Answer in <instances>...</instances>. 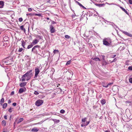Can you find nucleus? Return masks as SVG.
Listing matches in <instances>:
<instances>
[{
    "label": "nucleus",
    "instance_id": "obj_1",
    "mask_svg": "<svg viewBox=\"0 0 132 132\" xmlns=\"http://www.w3.org/2000/svg\"><path fill=\"white\" fill-rule=\"evenodd\" d=\"M32 71V70H31L22 76L21 78V81L23 82L25 81L26 80L27 81L29 80L33 75Z\"/></svg>",
    "mask_w": 132,
    "mask_h": 132
},
{
    "label": "nucleus",
    "instance_id": "obj_2",
    "mask_svg": "<svg viewBox=\"0 0 132 132\" xmlns=\"http://www.w3.org/2000/svg\"><path fill=\"white\" fill-rule=\"evenodd\" d=\"M111 41L110 38H105L103 40V44L106 46H108L111 43Z\"/></svg>",
    "mask_w": 132,
    "mask_h": 132
},
{
    "label": "nucleus",
    "instance_id": "obj_3",
    "mask_svg": "<svg viewBox=\"0 0 132 132\" xmlns=\"http://www.w3.org/2000/svg\"><path fill=\"white\" fill-rule=\"evenodd\" d=\"M40 46L38 45L35 46L32 49V52H33L34 53H37L38 51L39 50Z\"/></svg>",
    "mask_w": 132,
    "mask_h": 132
},
{
    "label": "nucleus",
    "instance_id": "obj_4",
    "mask_svg": "<svg viewBox=\"0 0 132 132\" xmlns=\"http://www.w3.org/2000/svg\"><path fill=\"white\" fill-rule=\"evenodd\" d=\"M43 103V101L42 100H39L35 102V105L37 106H39L42 104Z\"/></svg>",
    "mask_w": 132,
    "mask_h": 132
},
{
    "label": "nucleus",
    "instance_id": "obj_5",
    "mask_svg": "<svg viewBox=\"0 0 132 132\" xmlns=\"http://www.w3.org/2000/svg\"><path fill=\"white\" fill-rule=\"evenodd\" d=\"M40 71V69L38 68H36L35 69V75L34 78H36Z\"/></svg>",
    "mask_w": 132,
    "mask_h": 132
},
{
    "label": "nucleus",
    "instance_id": "obj_6",
    "mask_svg": "<svg viewBox=\"0 0 132 132\" xmlns=\"http://www.w3.org/2000/svg\"><path fill=\"white\" fill-rule=\"evenodd\" d=\"M50 29L51 33H53L55 32V29L52 25L50 26Z\"/></svg>",
    "mask_w": 132,
    "mask_h": 132
},
{
    "label": "nucleus",
    "instance_id": "obj_7",
    "mask_svg": "<svg viewBox=\"0 0 132 132\" xmlns=\"http://www.w3.org/2000/svg\"><path fill=\"white\" fill-rule=\"evenodd\" d=\"M39 130V129L38 128L35 127L32 129L31 130V131L33 132H37Z\"/></svg>",
    "mask_w": 132,
    "mask_h": 132
},
{
    "label": "nucleus",
    "instance_id": "obj_8",
    "mask_svg": "<svg viewBox=\"0 0 132 132\" xmlns=\"http://www.w3.org/2000/svg\"><path fill=\"white\" fill-rule=\"evenodd\" d=\"M39 41L37 40V39L36 38V39L33 40L32 42L31 43H32V44H33L34 45L37 44Z\"/></svg>",
    "mask_w": 132,
    "mask_h": 132
},
{
    "label": "nucleus",
    "instance_id": "obj_9",
    "mask_svg": "<svg viewBox=\"0 0 132 132\" xmlns=\"http://www.w3.org/2000/svg\"><path fill=\"white\" fill-rule=\"evenodd\" d=\"M25 25L24 26L22 25L20 26V28L21 30L23 31L24 32H25L26 29L25 28Z\"/></svg>",
    "mask_w": 132,
    "mask_h": 132
},
{
    "label": "nucleus",
    "instance_id": "obj_10",
    "mask_svg": "<svg viewBox=\"0 0 132 132\" xmlns=\"http://www.w3.org/2000/svg\"><path fill=\"white\" fill-rule=\"evenodd\" d=\"M51 119L52 121H54L55 123H57L60 122V120H57L54 119Z\"/></svg>",
    "mask_w": 132,
    "mask_h": 132
},
{
    "label": "nucleus",
    "instance_id": "obj_11",
    "mask_svg": "<svg viewBox=\"0 0 132 132\" xmlns=\"http://www.w3.org/2000/svg\"><path fill=\"white\" fill-rule=\"evenodd\" d=\"M21 42L22 43V46L23 48H25L24 46L26 45V42L24 41L23 39H22L21 41Z\"/></svg>",
    "mask_w": 132,
    "mask_h": 132
},
{
    "label": "nucleus",
    "instance_id": "obj_12",
    "mask_svg": "<svg viewBox=\"0 0 132 132\" xmlns=\"http://www.w3.org/2000/svg\"><path fill=\"white\" fill-rule=\"evenodd\" d=\"M42 37L41 36L37 35L36 36V38L39 41L40 40L42 39Z\"/></svg>",
    "mask_w": 132,
    "mask_h": 132
},
{
    "label": "nucleus",
    "instance_id": "obj_13",
    "mask_svg": "<svg viewBox=\"0 0 132 132\" xmlns=\"http://www.w3.org/2000/svg\"><path fill=\"white\" fill-rule=\"evenodd\" d=\"M27 83L26 82H23L21 83L20 84V86L21 87H24L26 84Z\"/></svg>",
    "mask_w": 132,
    "mask_h": 132
},
{
    "label": "nucleus",
    "instance_id": "obj_14",
    "mask_svg": "<svg viewBox=\"0 0 132 132\" xmlns=\"http://www.w3.org/2000/svg\"><path fill=\"white\" fill-rule=\"evenodd\" d=\"M4 5V2L2 1H0V8H2Z\"/></svg>",
    "mask_w": 132,
    "mask_h": 132
},
{
    "label": "nucleus",
    "instance_id": "obj_15",
    "mask_svg": "<svg viewBox=\"0 0 132 132\" xmlns=\"http://www.w3.org/2000/svg\"><path fill=\"white\" fill-rule=\"evenodd\" d=\"M75 2L76 3H77L82 8L86 9V8L84 6L82 5L79 2L77 1H75Z\"/></svg>",
    "mask_w": 132,
    "mask_h": 132
},
{
    "label": "nucleus",
    "instance_id": "obj_16",
    "mask_svg": "<svg viewBox=\"0 0 132 132\" xmlns=\"http://www.w3.org/2000/svg\"><path fill=\"white\" fill-rule=\"evenodd\" d=\"M113 84L112 83H110L108 84L106 86L104 84H103L102 85L105 88H107L108 86L111 85Z\"/></svg>",
    "mask_w": 132,
    "mask_h": 132
},
{
    "label": "nucleus",
    "instance_id": "obj_17",
    "mask_svg": "<svg viewBox=\"0 0 132 132\" xmlns=\"http://www.w3.org/2000/svg\"><path fill=\"white\" fill-rule=\"evenodd\" d=\"M80 35L84 38L85 39L87 37V36L85 35V34H80Z\"/></svg>",
    "mask_w": 132,
    "mask_h": 132
},
{
    "label": "nucleus",
    "instance_id": "obj_18",
    "mask_svg": "<svg viewBox=\"0 0 132 132\" xmlns=\"http://www.w3.org/2000/svg\"><path fill=\"white\" fill-rule=\"evenodd\" d=\"M92 59H93V60L95 61H100V59L98 58V57H96L95 58H92Z\"/></svg>",
    "mask_w": 132,
    "mask_h": 132
},
{
    "label": "nucleus",
    "instance_id": "obj_19",
    "mask_svg": "<svg viewBox=\"0 0 132 132\" xmlns=\"http://www.w3.org/2000/svg\"><path fill=\"white\" fill-rule=\"evenodd\" d=\"M101 103L102 105H103L105 104L106 103V101L104 99H103L101 101Z\"/></svg>",
    "mask_w": 132,
    "mask_h": 132
},
{
    "label": "nucleus",
    "instance_id": "obj_20",
    "mask_svg": "<svg viewBox=\"0 0 132 132\" xmlns=\"http://www.w3.org/2000/svg\"><path fill=\"white\" fill-rule=\"evenodd\" d=\"M24 89L23 88H21L19 90V93H21L23 92Z\"/></svg>",
    "mask_w": 132,
    "mask_h": 132
},
{
    "label": "nucleus",
    "instance_id": "obj_21",
    "mask_svg": "<svg viewBox=\"0 0 132 132\" xmlns=\"http://www.w3.org/2000/svg\"><path fill=\"white\" fill-rule=\"evenodd\" d=\"M23 120V118H21L20 119H19L18 120V122L17 123H20Z\"/></svg>",
    "mask_w": 132,
    "mask_h": 132
},
{
    "label": "nucleus",
    "instance_id": "obj_22",
    "mask_svg": "<svg viewBox=\"0 0 132 132\" xmlns=\"http://www.w3.org/2000/svg\"><path fill=\"white\" fill-rule=\"evenodd\" d=\"M33 45H34L33 44H32V43H31L30 45H29L27 47V48L28 49L30 48H31L32 47V46H33Z\"/></svg>",
    "mask_w": 132,
    "mask_h": 132
},
{
    "label": "nucleus",
    "instance_id": "obj_23",
    "mask_svg": "<svg viewBox=\"0 0 132 132\" xmlns=\"http://www.w3.org/2000/svg\"><path fill=\"white\" fill-rule=\"evenodd\" d=\"M87 118H85L82 119L81 120L82 122L84 123L86 121V119Z\"/></svg>",
    "mask_w": 132,
    "mask_h": 132
},
{
    "label": "nucleus",
    "instance_id": "obj_24",
    "mask_svg": "<svg viewBox=\"0 0 132 132\" xmlns=\"http://www.w3.org/2000/svg\"><path fill=\"white\" fill-rule=\"evenodd\" d=\"M120 8L123 11L125 12L127 14H128V12L125 9L121 7H120Z\"/></svg>",
    "mask_w": 132,
    "mask_h": 132
},
{
    "label": "nucleus",
    "instance_id": "obj_25",
    "mask_svg": "<svg viewBox=\"0 0 132 132\" xmlns=\"http://www.w3.org/2000/svg\"><path fill=\"white\" fill-rule=\"evenodd\" d=\"M35 15V14L34 13H29V14H26V15L27 16H32Z\"/></svg>",
    "mask_w": 132,
    "mask_h": 132
},
{
    "label": "nucleus",
    "instance_id": "obj_26",
    "mask_svg": "<svg viewBox=\"0 0 132 132\" xmlns=\"http://www.w3.org/2000/svg\"><path fill=\"white\" fill-rule=\"evenodd\" d=\"M7 106V103H4L3 105V108H5Z\"/></svg>",
    "mask_w": 132,
    "mask_h": 132
},
{
    "label": "nucleus",
    "instance_id": "obj_27",
    "mask_svg": "<svg viewBox=\"0 0 132 132\" xmlns=\"http://www.w3.org/2000/svg\"><path fill=\"white\" fill-rule=\"evenodd\" d=\"M71 62V60H70L69 61H68L67 62V63L66 64V65H68L70 64Z\"/></svg>",
    "mask_w": 132,
    "mask_h": 132
},
{
    "label": "nucleus",
    "instance_id": "obj_28",
    "mask_svg": "<svg viewBox=\"0 0 132 132\" xmlns=\"http://www.w3.org/2000/svg\"><path fill=\"white\" fill-rule=\"evenodd\" d=\"M60 112L61 113L63 114L65 113V111L64 110L62 109L60 110Z\"/></svg>",
    "mask_w": 132,
    "mask_h": 132
},
{
    "label": "nucleus",
    "instance_id": "obj_29",
    "mask_svg": "<svg viewBox=\"0 0 132 132\" xmlns=\"http://www.w3.org/2000/svg\"><path fill=\"white\" fill-rule=\"evenodd\" d=\"M127 35L130 36L131 37H132V35L131 34H125Z\"/></svg>",
    "mask_w": 132,
    "mask_h": 132
},
{
    "label": "nucleus",
    "instance_id": "obj_30",
    "mask_svg": "<svg viewBox=\"0 0 132 132\" xmlns=\"http://www.w3.org/2000/svg\"><path fill=\"white\" fill-rule=\"evenodd\" d=\"M8 61L7 60H4L2 61V62L3 63H6L8 62Z\"/></svg>",
    "mask_w": 132,
    "mask_h": 132
},
{
    "label": "nucleus",
    "instance_id": "obj_31",
    "mask_svg": "<svg viewBox=\"0 0 132 132\" xmlns=\"http://www.w3.org/2000/svg\"><path fill=\"white\" fill-rule=\"evenodd\" d=\"M4 100L3 98H2L0 101V103H3L4 102Z\"/></svg>",
    "mask_w": 132,
    "mask_h": 132
},
{
    "label": "nucleus",
    "instance_id": "obj_32",
    "mask_svg": "<svg viewBox=\"0 0 132 132\" xmlns=\"http://www.w3.org/2000/svg\"><path fill=\"white\" fill-rule=\"evenodd\" d=\"M59 52L58 50H55L53 51V52L54 53H55L56 52Z\"/></svg>",
    "mask_w": 132,
    "mask_h": 132
},
{
    "label": "nucleus",
    "instance_id": "obj_33",
    "mask_svg": "<svg viewBox=\"0 0 132 132\" xmlns=\"http://www.w3.org/2000/svg\"><path fill=\"white\" fill-rule=\"evenodd\" d=\"M23 50V49L22 48H19V49L18 50V52H22Z\"/></svg>",
    "mask_w": 132,
    "mask_h": 132
},
{
    "label": "nucleus",
    "instance_id": "obj_34",
    "mask_svg": "<svg viewBox=\"0 0 132 132\" xmlns=\"http://www.w3.org/2000/svg\"><path fill=\"white\" fill-rule=\"evenodd\" d=\"M2 123L3 124H4L5 126V125L6 124V121L5 120H3L2 121Z\"/></svg>",
    "mask_w": 132,
    "mask_h": 132
},
{
    "label": "nucleus",
    "instance_id": "obj_35",
    "mask_svg": "<svg viewBox=\"0 0 132 132\" xmlns=\"http://www.w3.org/2000/svg\"><path fill=\"white\" fill-rule=\"evenodd\" d=\"M35 15L36 16H41V15L40 14L36 13L35 14Z\"/></svg>",
    "mask_w": 132,
    "mask_h": 132
},
{
    "label": "nucleus",
    "instance_id": "obj_36",
    "mask_svg": "<svg viewBox=\"0 0 132 132\" xmlns=\"http://www.w3.org/2000/svg\"><path fill=\"white\" fill-rule=\"evenodd\" d=\"M65 37L66 38L69 39L70 38V37L68 35H65Z\"/></svg>",
    "mask_w": 132,
    "mask_h": 132
},
{
    "label": "nucleus",
    "instance_id": "obj_37",
    "mask_svg": "<svg viewBox=\"0 0 132 132\" xmlns=\"http://www.w3.org/2000/svg\"><path fill=\"white\" fill-rule=\"evenodd\" d=\"M129 81L130 83H132V78H129Z\"/></svg>",
    "mask_w": 132,
    "mask_h": 132
},
{
    "label": "nucleus",
    "instance_id": "obj_38",
    "mask_svg": "<svg viewBox=\"0 0 132 132\" xmlns=\"http://www.w3.org/2000/svg\"><path fill=\"white\" fill-rule=\"evenodd\" d=\"M34 94L36 95H38L39 94V93L36 91H35Z\"/></svg>",
    "mask_w": 132,
    "mask_h": 132
},
{
    "label": "nucleus",
    "instance_id": "obj_39",
    "mask_svg": "<svg viewBox=\"0 0 132 132\" xmlns=\"http://www.w3.org/2000/svg\"><path fill=\"white\" fill-rule=\"evenodd\" d=\"M19 20L20 22H21L23 21V19L22 18H20L19 19Z\"/></svg>",
    "mask_w": 132,
    "mask_h": 132
},
{
    "label": "nucleus",
    "instance_id": "obj_40",
    "mask_svg": "<svg viewBox=\"0 0 132 132\" xmlns=\"http://www.w3.org/2000/svg\"><path fill=\"white\" fill-rule=\"evenodd\" d=\"M128 69L130 70H132V66H129L128 67Z\"/></svg>",
    "mask_w": 132,
    "mask_h": 132
},
{
    "label": "nucleus",
    "instance_id": "obj_41",
    "mask_svg": "<svg viewBox=\"0 0 132 132\" xmlns=\"http://www.w3.org/2000/svg\"><path fill=\"white\" fill-rule=\"evenodd\" d=\"M12 108H10L9 110V111L10 112H12Z\"/></svg>",
    "mask_w": 132,
    "mask_h": 132
},
{
    "label": "nucleus",
    "instance_id": "obj_42",
    "mask_svg": "<svg viewBox=\"0 0 132 132\" xmlns=\"http://www.w3.org/2000/svg\"><path fill=\"white\" fill-rule=\"evenodd\" d=\"M129 2L130 4H132V0H129Z\"/></svg>",
    "mask_w": 132,
    "mask_h": 132
},
{
    "label": "nucleus",
    "instance_id": "obj_43",
    "mask_svg": "<svg viewBox=\"0 0 132 132\" xmlns=\"http://www.w3.org/2000/svg\"><path fill=\"white\" fill-rule=\"evenodd\" d=\"M16 103H13L12 105L14 106H16Z\"/></svg>",
    "mask_w": 132,
    "mask_h": 132
},
{
    "label": "nucleus",
    "instance_id": "obj_44",
    "mask_svg": "<svg viewBox=\"0 0 132 132\" xmlns=\"http://www.w3.org/2000/svg\"><path fill=\"white\" fill-rule=\"evenodd\" d=\"M116 56V55H112L111 57H112V58H114Z\"/></svg>",
    "mask_w": 132,
    "mask_h": 132
},
{
    "label": "nucleus",
    "instance_id": "obj_45",
    "mask_svg": "<svg viewBox=\"0 0 132 132\" xmlns=\"http://www.w3.org/2000/svg\"><path fill=\"white\" fill-rule=\"evenodd\" d=\"M28 11H32V9L31 8H29L28 9Z\"/></svg>",
    "mask_w": 132,
    "mask_h": 132
},
{
    "label": "nucleus",
    "instance_id": "obj_46",
    "mask_svg": "<svg viewBox=\"0 0 132 132\" xmlns=\"http://www.w3.org/2000/svg\"><path fill=\"white\" fill-rule=\"evenodd\" d=\"M117 60L116 58H114V60L112 61V62H114L116 61Z\"/></svg>",
    "mask_w": 132,
    "mask_h": 132
},
{
    "label": "nucleus",
    "instance_id": "obj_47",
    "mask_svg": "<svg viewBox=\"0 0 132 132\" xmlns=\"http://www.w3.org/2000/svg\"><path fill=\"white\" fill-rule=\"evenodd\" d=\"M89 123V121H86V125H88V124Z\"/></svg>",
    "mask_w": 132,
    "mask_h": 132
},
{
    "label": "nucleus",
    "instance_id": "obj_48",
    "mask_svg": "<svg viewBox=\"0 0 132 132\" xmlns=\"http://www.w3.org/2000/svg\"><path fill=\"white\" fill-rule=\"evenodd\" d=\"M81 126L82 127L85 126L84 125V123H83L81 124Z\"/></svg>",
    "mask_w": 132,
    "mask_h": 132
},
{
    "label": "nucleus",
    "instance_id": "obj_49",
    "mask_svg": "<svg viewBox=\"0 0 132 132\" xmlns=\"http://www.w3.org/2000/svg\"><path fill=\"white\" fill-rule=\"evenodd\" d=\"M11 102V100H9L8 101V103L9 104Z\"/></svg>",
    "mask_w": 132,
    "mask_h": 132
},
{
    "label": "nucleus",
    "instance_id": "obj_50",
    "mask_svg": "<svg viewBox=\"0 0 132 132\" xmlns=\"http://www.w3.org/2000/svg\"><path fill=\"white\" fill-rule=\"evenodd\" d=\"M4 118L5 119H7V116H5L4 117Z\"/></svg>",
    "mask_w": 132,
    "mask_h": 132
},
{
    "label": "nucleus",
    "instance_id": "obj_51",
    "mask_svg": "<svg viewBox=\"0 0 132 132\" xmlns=\"http://www.w3.org/2000/svg\"><path fill=\"white\" fill-rule=\"evenodd\" d=\"M14 94V92H12L11 93V95H13Z\"/></svg>",
    "mask_w": 132,
    "mask_h": 132
},
{
    "label": "nucleus",
    "instance_id": "obj_52",
    "mask_svg": "<svg viewBox=\"0 0 132 132\" xmlns=\"http://www.w3.org/2000/svg\"><path fill=\"white\" fill-rule=\"evenodd\" d=\"M84 125L85 127H86V126H87V125H86V123H84Z\"/></svg>",
    "mask_w": 132,
    "mask_h": 132
},
{
    "label": "nucleus",
    "instance_id": "obj_53",
    "mask_svg": "<svg viewBox=\"0 0 132 132\" xmlns=\"http://www.w3.org/2000/svg\"><path fill=\"white\" fill-rule=\"evenodd\" d=\"M52 24H53L55 23V22L54 21H52Z\"/></svg>",
    "mask_w": 132,
    "mask_h": 132
},
{
    "label": "nucleus",
    "instance_id": "obj_54",
    "mask_svg": "<svg viewBox=\"0 0 132 132\" xmlns=\"http://www.w3.org/2000/svg\"><path fill=\"white\" fill-rule=\"evenodd\" d=\"M72 18H74L75 17V15H72Z\"/></svg>",
    "mask_w": 132,
    "mask_h": 132
},
{
    "label": "nucleus",
    "instance_id": "obj_55",
    "mask_svg": "<svg viewBox=\"0 0 132 132\" xmlns=\"http://www.w3.org/2000/svg\"><path fill=\"white\" fill-rule=\"evenodd\" d=\"M105 132H110L109 131H108V130H106Z\"/></svg>",
    "mask_w": 132,
    "mask_h": 132
},
{
    "label": "nucleus",
    "instance_id": "obj_56",
    "mask_svg": "<svg viewBox=\"0 0 132 132\" xmlns=\"http://www.w3.org/2000/svg\"><path fill=\"white\" fill-rule=\"evenodd\" d=\"M71 74L72 75V76L73 75V72H71Z\"/></svg>",
    "mask_w": 132,
    "mask_h": 132
},
{
    "label": "nucleus",
    "instance_id": "obj_57",
    "mask_svg": "<svg viewBox=\"0 0 132 132\" xmlns=\"http://www.w3.org/2000/svg\"><path fill=\"white\" fill-rule=\"evenodd\" d=\"M50 0H48L47 1V2L48 3H50Z\"/></svg>",
    "mask_w": 132,
    "mask_h": 132
},
{
    "label": "nucleus",
    "instance_id": "obj_58",
    "mask_svg": "<svg viewBox=\"0 0 132 132\" xmlns=\"http://www.w3.org/2000/svg\"><path fill=\"white\" fill-rule=\"evenodd\" d=\"M46 19L47 20H49V18L47 17V18H46Z\"/></svg>",
    "mask_w": 132,
    "mask_h": 132
},
{
    "label": "nucleus",
    "instance_id": "obj_59",
    "mask_svg": "<svg viewBox=\"0 0 132 132\" xmlns=\"http://www.w3.org/2000/svg\"><path fill=\"white\" fill-rule=\"evenodd\" d=\"M0 104L1 105H2L3 104V103H0Z\"/></svg>",
    "mask_w": 132,
    "mask_h": 132
},
{
    "label": "nucleus",
    "instance_id": "obj_60",
    "mask_svg": "<svg viewBox=\"0 0 132 132\" xmlns=\"http://www.w3.org/2000/svg\"><path fill=\"white\" fill-rule=\"evenodd\" d=\"M28 30H29V26H28Z\"/></svg>",
    "mask_w": 132,
    "mask_h": 132
},
{
    "label": "nucleus",
    "instance_id": "obj_61",
    "mask_svg": "<svg viewBox=\"0 0 132 132\" xmlns=\"http://www.w3.org/2000/svg\"><path fill=\"white\" fill-rule=\"evenodd\" d=\"M61 91H62V89H61Z\"/></svg>",
    "mask_w": 132,
    "mask_h": 132
},
{
    "label": "nucleus",
    "instance_id": "obj_62",
    "mask_svg": "<svg viewBox=\"0 0 132 132\" xmlns=\"http://www.w3.org/2000/svg\"><path fill=\"white\" fill-rule=\"evenodd\" d=\"M3 132H5V131H3Z\"/></svg>",
    "mask_w": 132,
    "mask_h": 132
}]
</instances>
